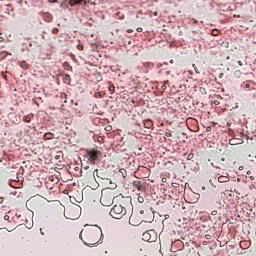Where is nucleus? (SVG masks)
Segmentation results:
<instances>
[{"label":"nucleus","mask_w":256,"mask_h":256,"mask_svg":"<svg viewBox=\"0 0 256 256\" xmlns=\"http://www.w3.org/2000/svg\"><path fill=\"white\" fill-rule=\"evenodd\" d=\"M79 239L87 247H93L98 243H103V230L97 226L86 225L79 235Z\"/></svg>","instance_id":"nucleus-1"},{"label":"nucleus","mask_w":256,"mask_h":256,"mask_svg":"<svg viewBox=\"0 0 256 256\" xmlns=\"http://www.w3.org/2000/svg\"><path fill=\"white\" fill-rule=\"evenodd\" d=\"M127 215V212L125 209H123V206H120L119 204L114 205L110 210V216L113 219H123Z\"/></svg>","instance_id":"nucleus-2"},{"label":"nucleus","mask_w":256,"mask_h":256,"mask_svg":"<svg viewBox=\"0 0 256 256\" xmlns=\"http://www.w3.org/2000/svg\"><path fill=\"white\" fill-rule=\"evenodd\" d=\"M64 215L66 219H70L71 221H75L76 219H79V206L68 207L64 211Z\"/></svg>","instance_id":"nucleus-3"},{"label":"nucleus","mask_w":256,"mask_h":256,"mask_svg":"<svg viewBox=\"0 0 256 256\" xmlns=\"http://www.w3.org/2000/svg\"><path fill=\"white\" fill-rule=\"evenodd\" d=\"M102 155L103 154L101 153V150L92 149L87 151L88 161L93 164L97 163V161H100Z\"/></svg>","instance_id":"nucleus-4"},{"label":"nucleus","mask_w":256,"mask_h":256,"mask_svg":"<svg viewBox=\"0 0 256 256\" xmlns=\"http://www.w3.org/2000/svg\"><path fill=\"white\" fill-rule=\"evenodd\" d=\"M142 239L148 243H155L157 241V232L148 230L142 234Z\"/></svg>","instance_id":"nucleus-5"},{"label":"nucleus","mask_w":256,"mask_h":256,"mask_svg":"<svg viewBox=\"0 0 256 256\" xmlns=\"http://www.w3.org/2000/svg\"><path fill=\"white\" fill-rule=\"evenodd\" d=\"M113 196L111 194L102 193L100 198V203L104 207H110V205H113Z\"/></svg>","instance_id":"nucleus-6"},{"label":"nucleus","mask_w":256,"mask_h":256,"mask_svg":"<svg viewBox=\"0 0 256 256\" xmlns=\"http://www.w3.org/2000/svg\"><path fill=\"white\" fill-rule=\"evenodd\" d=\"M131 197L127 196V197H122V199L120 200V204H118L120 207H122V209H124V211L127 212V209H131Z\"/></svg>","instance_id":"nucleus-7"},{"label":"nucleus","mask_w":256,"mask_h":256,"mask_svg":"<svg viewBox=\"0 0 256 256\" xmlns=\"http://www.w3.org/2000/svg\"><path fill=\"white\" fill-rule=\"evenodd\" d=\"M93 175H96V177H98L100 183H101V181H103L107 177H111V175H109V173L107 171L103 170V169L94 170Z\"/></svg>","instance_id":"nucleus-8"},{"label":"nucleus","mask_w":256,"mask_h":256,"mask_svg":"<svg viewBox=\"0 0 256 256\" xmlns=\"http://www.w3.org/2000/svg\"><path fill=\"white\" fill-rule=\"evenodd\" d=\"M68 5H70V7H79V6H83L85 7V5H87V1L85 0H68Z\"/></svg>","instance_id":"nucleus-9"},{"label":"nucleus","mask_w":256,"mask_h":256,"mask_svg":"<svg viewBox=\"0 0 256 256\" xmlns=\"http://www.w3.org/2000/svg\"><path fill=\"white\" fill-rule=\"evenodd\" d=\"M132 186L134 189H137V191H145V183H143V181L134 180Z\"/></svg>","instance_id":"nucleus-10"},{"label":"nucleus","mask_w":256,"mask_h":256,"mask_svg":"<svg viewBox=\"0 0 256 256\" xmlns=\"http://www.w3.org/2000/svg\"><path fill=\"white\" fill-rule=\"evenodd\" d=\"M101 183L103 185H105V187H107V189H115L117 187V184H115V183H113V181H111V177H107L106 179L101 181Z\"/></svg>","instance_id":"nucleus-11"},{"label":"nucleus","mask_w":256,"mask_h":256,"mask_svg":"<svg viewBox=\"0 0 256 256\" xmlns=\"http://www.w3.org/2000/svg\"><path fill=\"white\" fill-rule=\"evenodd\" d=\"M253 87H255V82L252 80L242 83V89L251 91V89H253Z\"/></svg>","instance_id":"nucleus-12"},{"label":"nucleus","mask_w":256,"mask_h":256,"mask_svg":"<svg viewBox=\"0 0 256 256\" xmlns=\"http://www.w3.org/2000/svg\"><path fill=\"white\" fill-rule=\"evenodd\" d=\"M43 139H44V141H49L51 139H55V134H53L51 132H47L44 134Z\"/></svg>","instance_id":"nucleus-13"},{"label":"nucleus","mask_w":256,"mask_h":256,"mask_svg":"<svg viewBox=\"0 0 256 256\" xmlns=\"http://www.w3.org/2000/svg\"><path fill=\"white\" fill-rule=\"evenodd\" d=\"M25 174V168L23 166H20L18 171L16 172L17 179L22 178Z\"/></svg>","instance_id":"nucleus-14"},{"label":"nucleus","mask_w":256,"mask_h":256,"mask_svg":"<svg viewBox=\"0 0 256 256\" xmlns=\"http://www.w3.org/2000/svg\"><path fill=\"white\" fill-rule=\"evenodd\" d=\"M63 83H65V85H71V76L69 74L63 76Z\"/></svg>","instance_id":"nucleus-15"},{"label":"nucleus","mask_w":256,"mask_h":256,"mask_svg":"<svg viewBox=\"0 0 256 256\" xmlns=\"http://www.w3.org/2000/svg\"><path fill=\"white\" fill-rule=\"evenodd\" d=\"M240 247H241V249H248V247H251V242L250 241H241Z\"/></svg>","instance_id":"nucleus-16"},{"label":"nucleus","mask_w":256,"mask_h":256,"mask_svg":"<svg viewBox=\"0 0 256 256\" xmlns=\"http://www.w3.org/2000/svg\"><path fill=\"white\" fill-rule=\"evenodd\" d=\"M144 127H145V129H151V127H153V121H151V120H145L144 121Z\"/></svg>","instance_id":"nucleus-17"},{"label":"nucleus","mask_w":256,"mask_h":256,"mask_svg":"<svg viewBox=\"0 0 256 256\" xmlns=\"http://www.w3.org/2000/svg\"><path fill=\"white\" fill-rule=\"evenodd\" d=\"M219 183H229V177L228 176H220L218 178Z\"/></svg>","instance_id":"nucleus-18"},{"label":"nucleus","mask_w":256,"mask_h":256,"mask_svg":"<svg viewBox=\"0 0 256 256\" xmlns=\"http://www.w3.org/2000/svg\"><path fill=\"white\" fill-rule=\"evenodd\" d=\"M63 68L65 69V71H73V67L70 66L69 62H64Z\"/></svg>","instance_id":"nucleus-19"},{"label":"nucleus","mask_w":256,"mask_h":256,"mask_svg":"<svg viewBox=\"0 0 256 256\" xmlns=\"http://www.w3.org/2000/svg\"><path fill=\"white\" fill-rule=\"evenodd\" d=\"M20 67L22 68V69H25V70H27V69H29V64L27 63V61H21L20 62Z\"/></svg>","instance_id":"nucleus-20"},{"label":"nucleus","mask_w":256,"mask_h":256,"mask_svg":"<svg viewBox=\"0 0 256 256\" xmlns=\"http://www.w3.org/2000/svg\"><path fill=\"white\" fill-rule=\"evenodd\" d=\"M31 117H33V114H29L23 117L24 123H31Z\"/></svg>","instance_id":"nucleus-21"},{"label":"nucleus","mask_w":256,"mask_h":256,"mask_svg":"<svg viewBox=\"0 0 256 256\" xmlns=\"http://www.w3.org/2000/svg\"><path fill=\"white\" fill-rule=\"evenodd\" d=\"M172 187H173L174 189H177L178 191H183V186L179 185V183L173 182V183H172Z\"/></svg>","instance_id":"nucleus-22"},{"label":"nucleus","mask_w":256,"mask_h":256,"mask_svg":"<svg viewBox=\"0 0 256 256\" xmlns=\"http://www.w3.org/2000/svg\"><path fill=\"white\" fill-rule=\"evenodd\" d=\"M129 224L133 225V227H137V223H135V216L131 215L129 218Z\"/></svg>","instance_id":"nucleus-23"},{"label":"nucleus","mask_w":256,"mask_h":256,"mask_svg":"<svg viewBox=\"0 0 256 256\" xmlns=\"http://www.w3.org/2000/svg\"><path fill=\"white\" fill-rule=\"evenodd\" d=\"M7 55H9V52L7 51L0 52V61H3V59H5Z\"/></svg>","instance_id":"nucleus-24"},{"label":"nucleus","mask_w":256,"mask_h":256,"mask_svg":"<svg viewBox=\"0 0 256 256\" xmlns=\"http://www.w3.org/2000/svg\"><path fill=\"white\" fill-rule=\"evenodd\" d=\"M60 97H61V99H64V103H67V94L61 93Z\"/></svg>","instance_id":"nucleus-25"},{"label":"nucleus","mask_w":256,"mask_h":256,"mask_svg":"<svg viewBox=\"0 0 256 256\" xmlns=\"http://www.w3.org/2000/svg\"><path fill=\"white\" fill-rule=\"evenodd\" d=\"M137 201L138 203H145V198L143 196H138Z\"/></svg>","instance_id":"nucleus-26"},{"label":"nucleus","mask_w":256,"mask_h":256,"mask_svg":"<svg viewBox=\"0 0 256 256\" xmlns=\"http://www.w3.org/2000/svg\"><path fill=\"white\" fill-rule=\"evenodd\" d=\"M7 11H8V13H13V6L11 5V4H8L7 5Z\"/></svg>","instance_id":"nucleus-27"},{"label":"nucleus","mask_w":256,"mask_h":256,"mask_svg":"<svg viewBox=\"0 0 256 256\" xmlns=\"http://www.w3.org/2000/svg\"><path fill=\"white\" fill-rule=\"evenodd\" d=\"M108 89H109L111 95H113V93H115V86L111 85V86H109Z\"/></svg>","instance_id":"nucleus-28"},{"label":"nucleus","mask_w":256,"mask_h":256,"mask_svg":"<svg viewBox=\"0 0 256 256\" xmlns=\"http://www.w3.org/2000/svg\"><path fill=\"white\" fill-rule=\"evenodd\" d=\"M194 157H195V154L190 153V154H188L187 159H188V161H191V159H193Z\"/></svg>","instance_id":"nucleus-29"},{"label":"nucleus","mask_w":256,"mask_h":256,"mask_svg":"<svg viewBox=\"0 0 256 256\" xmlns=\"http://www.w3.org/2000/svg\"><path fill=\"white\" fill-rule=\"evenodd\" d=\"M212 35L217 37V35H219V30H212Z\"/></svg>","instance_id":"nucleus-30"},{"label":"nucleus","mask_w":256,"mask_h":256,"mask_svg":"<svg viewBox=\"0 0 256 256\" xmlns=\"http://www.w3.org/2000/svg\"><path fill=\"white\" fill-rule=\"evenodd\" d=\"M52 33H53V35H57V33H59V28H54L52 30Z\"/></svg>","instance_id":"nucleus-31"},{"label":"nucleus","mask_w":256,"mask_h":256,"mask_svg":"<svg viewBox=\"0 0 256 256\" xmlns=\"http://www.w3.org/2000/svg\"><path fill=\"white\" fill-rule=\"evenodd\" d=\"M144 66H145V67H153V63H151V62H146V63H144Z\"/></svg>","instance_id":"nucleus-32"},{"label":"nucleus","mask_w":256,"mask_h":256,"mask_svg":"<svg viewBox=\"0 0 256 256\" xmlns=\"http://www.w3.org/2000/svg\"><path fill=\"white\" fill-rule=\"evenodd\" d=\"M0 229H5V225H3V220L0 219Z\"/></svg>","instance_id":"nucleus-33"},{"label":"nucleus","mask_w":256,"mask_h":256,"mask_svg":"<svg viewBox=\"0 0 256 256\" xmlns=\"http://www.w3.org/2000/svg\"><path fill=\"white\" fill-rule=\"evenodd\" d=\"M60 7H61V9H67V4H66V3H62V4L60 5Z\"/></svg>","instance_id":"nucleus-34"},{"label":"nucleus","mask_w":256,"mask_h":256,"mask_svg":"<svg viewBox=\"0 0 256 256\" xmlns=\"http://www.w3.org/2000/svg\"><path fill=\"white\" fill-rule=\"evenodd\" d=\"M77 49H78L79 51H83V45H81V44L77 45Z\"/></svg>","instance_id":"nucleus-35"},{"label":"nucleus","mask_w":256,"mask_h":256,"mask_svg":"<svg viewBox=\"0 0 256 256\" xmlns=\"http://www.w3.org/2000/svg\"><path fill=\"white\" fill-rule=\"evenodd\" d=\"M136 31H137L138 33H141V32H143V28L138 27V28L136 29Z\"/></svg>","instance_id":"nucleus-36"},{"label":"nucleus","mask_w":256,"mask_h":256,"mask_svg":"<svg viewBox=\"0 0 256 256\" xmlns=\"http://www.w3.org/2000/svg\"><path fill=\"white\" fill-rule=\"evenodd\" d=\"M3 219H4V221H8L9 222V219H10L9 215H5Z\"/></svg>","instance_id":"nucleus-37"},{"label":"nucleus","mask_w":256,"mask_h":256,"mask_svg":"<svg viewBox=\"0 0 256 256\" xmlns=\"http://www.w3.org/2000/svg\"><path fill=\"white\" fill-rule=\"evenodd\" d=\"M161 89H162V91H166L167 90V86L163 84Z\"/></svg>","instance_id":"nucleus-38"},{"label":"nucleus","mask_w":256,"mask_h":256,"mask_svg":"<svg viewBox=\"0 0 256 256\" xmlns=\"http://www.w3.org/2000/svg\"><path fill=\"white\" fill-rule=\"evenodd\" d=\"M238 65H239L240 67H243V62H242L241 60H239V61H238Z\"/></svg>","instance_id":"nucleus-39"},{"label":"nucleus","mask_w":256,"mask_h":256,"mask_svg":"<svg viewBox=\"0 0 256 256\" xmlns=\"http://www.w3.org/2000/svg\"><path fill=\"white\" fill-rule=\"evenodd\" d=\"M211 215H213V216L217 215V210L212 211Z\"/></svg>","instance_id":"nucleus-40"},{"label":"nucleus","mask_w":256,"mask_h":256,"mask_svg":"<svg viewBox=\"0 0 256 256\" xmlns=\"http://www.w3.org/2000/svg\"><path fill=\"white\" fill-rule=\"evenodd\" d=\"M163 85H166V86L169 85V80L164 81Z\"/></svg>","instance_id":"nucleus-41"},{"label":"nucleus","mask_w":256,"mask_h":256,"mask_svg":"<svg viewBox=\"0 0 256 256\" xmlns=\"http://www.w3.org/2000/svg\"><path fill=\"white\" fill-rule=\"evenodd\" d=\"M201 93H207L205 92V88H200Z\"/></svg>","instance_id":"nucleus-42"},{"label":"nucleus","mask_w":256,"mask_h":256,"mask_svg":"<svg viewBox=\"0 0 256 256\" xmlns=\"http://www.w3.org/2000/svg\"><path fill=\"white\" fill-rule=\"evenodd\" d=\"M49 3H57V0H49Z\"/></svg>","instance_id":"nucleus-43"},{"label":"nucleus","mask_w":256,"mask_h":256,"mask_svg":"<svg viewBox=\"0 0 256 256\" xmlns=\"http://www.w3.org/2000/svg\"><path fill=\"white\" fill-rule=\"evenodd\" d=\"M166 137H171V133L167 132Z\"/></svg>","instance_id":"nucleus-44"},{"label":"nucleus","mask_w":256,"mask_h":256,"mask_svg":"<svg viewBox=\"0 0 256 256\" xmlns=\"http://www.w3.org/2000/svg\"><path fill=\"white\" fill-rule=\"evenodd\" d=\"M250 179H251L252 181H255V177H254V176H250Z\"/></svg>","instance_id":"nucleus-45"},{"label":"nucleus","mask_w":256,"mask_h":256,"mask_svg":"<svg viewBox=\"0 0 256 256\" xmlns=\"http://www.w3.org/2000/svg\"><path fill=\"white\" fill-rule=\"evenodd\" d=\"M145 213V210H141L140 214L143 215Z\"/></svg>","instance_id":"nucleus-46"},{"label":"nucleus","mask_w":256,"mask_h":256,"mask_svg":"<svg viewBox=\"0 0 256 256\" xmlns=\"http://www.w3.org/2000/svg\"><path fill=\"white\" fill-rule=\"evenodd\" d=\"M166 219H169V214L164 215Z\"/></svg>","instance_id":"nucleus-47"},{"label":"nucleus","mask_w":256,"mask_h":256,"mask_svg":"<svg viewBox=\"0 0 256 256\" xmlns=\"http://www.w3.org/2000/svg\"><path fill=\"white\" fill-rule=\"evenodd\" d=\"M0 163H3V157L0 156Z\"/></svg>","instance_id":"nucleus-48"},{"label":"nucleus","mask_w":256,"mask_h":256,"mask_svg":"<svg viewBox=\"0 0 256 256\" xmlns=\"http://www.w3.org/2000/svg\"><path fill=\"white\" fill-rule=\"evenodd\" d=\"M157 67H158V68H159V67H163V64H158Z\"/></svg>","instance_id":"nucleus-49"},{"label":"nucleus","mask_w":256,"mask_h":256,"mask_svg":"<svg viewBox=\"0 0 256 256\" xmlns=\"http://www.w3.org/2000/svg\"><path fill=\"white\" fill-rule=\"evenodd\" d=\"M246 173H247V175H251V171H247Z\"/></svg>","instance_id":"nucleus-50"},{"label":"nucleus","mask_w":256,"mask_h":256,"mask_svg":"<svg viewBox=\"0 0 256 256\" xmlns=\"http://www.w3.org/2000/svg\"><path fill=\"white\" fill-rule=\"evenodd\" d=\"M170 63H171V64H173V63H175V61H173V60H170Z\"/></svg>","instance_id":"nucleus-51"},{"label":"nucleus","mask_w":256,"mask_h":256,"mask_svg":"<svg viewBox=\"0 0 256 256\" xmlns=\"http://www.w3.org/2000/svg\"><path fill=\"white\" fill-rule=\"evenodd\" d=\"M239 169H240V171H242V169H243V166H240V167H239Z\"/></svg>","instance_id":"nucleus-52"},{"label":"nucleus","mask_w":256,"mask_h":256,"mask_svg":"<svg viewBox=\"0 0 256 256\" xmlns=\"http://www.w3.org/2000/svg\"><path fill=\"white\" fill-rule=\"evenodd\" d=\"M170 73H171V72L167 71V72H166V75H169Z\"/></svg>","instance_id":"nucleus-53"},{"label":"nucleus","mask_w":256,"mask_h":256,"mask_svg":"<svg viewBox=\"0 0 256 256\" xmlns=\"http://www.w3.org/2000/svg\"><path fill=\"white\" fill-rule=\"evenodd\" d=\"M3 78H4V79H7V75H4Z\"/></svg>","instance_id":"nucleus-54"},{"label":"nucleus","mask_w":256,"mask_h":256,"mask_svg":"<svg viewBox=\"0 0 256 256\" xmlns=\"http://www.w3.org/2000/svg\"><path fill=\"white\" fill-rule=\"evenodd\" d=\"M56 159H59V156H56Z\"/></svg>","instance_id":"nucleus-55"},{"label":"nucleus","mask_w":256,"mask_h":256,"mask_svg":"<svg viewBox=\"0 0 256 256\" xmlns=\"http://www.w3.org/2000/svg\"><path fill=\"white\" fill-rule=\"evenodd\" d=\"M222 161H225V158H222Z\"/></svg>","instance_id":"nucleus-56"}]
</instances>
